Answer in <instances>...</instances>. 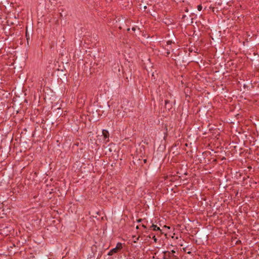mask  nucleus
Masks as SVG:
<instances>
[{"mask_svg": "<svg viewBox=\"0 0 259 259\" xmlns=\"http://www.w3.org/2000/svg\"><path fill=\"white\" fill-rule=\"evenodd\" d=\"M146 224H142V227H144V228H147V225H148V223L147 221H146Z\"/></svg>", "mask_w": 259, "mask_h": 259, "instance_id": "nucleus-9", "label": "nucleus"}, {"mask_svg": "<svg viewBox=\"0 0 259 259\" xmlns=\"http://www.w3.org/2000/svg\"><path fill=\"white\" fill-rule=\"evenodd\" d=\"M132 30L134 31H135L136 30V27H134L132 28Z\"/></svg>", "mask_w": 259, "mask_h": 259, "instance_id": "nucleus-12", "label": "nucleus"}, {"mask_svg": "<svg viewBox=\"0 0 259 259\" xmlns=\"http://www.w3.org/2000/svg\"><path fill=\"white\" fill-rule=\"evenodd\" d=\"M153 238H154V241L156 242V239L155 236H153Z\"/></svg>", "mask_w": 259, "mask_h": 259, "instance_id": "nucleus-14", "label": "nucleus"}, {"mask_svg": "<svg viewBox=\"0 0 259 259\" xmlns=\"http://www.w3.org/2000/svg\"><path fill=\"white\" fill-rule=\"evenodd\" d=\"M183 250H184V251L185 252H187L188 254H190V253H191V251H193L194 249H188V247H186L183 248Z\"/></svg>", "mask_w": 259, "mask_h": 259, "instance_id": "nucleus-5", "label": "nucleus"}, {"mask_svg": "<svg viewBox=\"0 0 259 259\" xmlns=\"http://www.w3.org/2000/svg\"><path fill=\"white\" fill-rule=\"evenodd\" d=\"M170 53V49H166V56H168V55H169Z\"/></svg>", "mask_w": 259, "mask_h": 259, "instance_id": "nucleus-8", "label": "nucleus"}, {"mask_svg": "<svg viewBox=\"0 0 259 259\" xmlns=\"http://www.w3.org/2000/svg\"><path fill=\"white\" fill-rule=\"evenodd\" d=\"M122 248V244H117L116 247L112 249L108 252V255H112L114 253H117L119 250H120Z\"/></svg>", "mask_w": 259, "mask_h": 259, "instance_id": "nucleus-2", "label": "nucleus"}, {"mask_svg": "<svg viewBox=\"0 0 259 259\" xmlns=\"http://www.w3.org/2000/svg\"><path fill=\"white\" fill-rule=\"evenodd\" d=\"M212 10L213 12H214V8H212Z\"/></svg>", "mask_w": 259, "mask_h": 259, "instance_id": "nucleus-15", "label": "nucleus"}, {"mask_svg": "<svg viewBox=\"0 0 259 259\" xmlns=\"http://www.w3.org/2000/svg\"><path fill=\"white\" fill-rule=\"evenodd\" d=\"M169 101L167 100H165V107H167L168 108H171V105H169Z\"/></svg>", "mask_w": 259, "mask_h": 259, "instance_id": "nucleus-6", "label": "nucleus"}, {"mask_svg": "<svg viewBox=\"0 0 259 259\" xmlns=\"http://www.w3.org/2000/svg\"><path fill=\"white\" fill-rule=\"evenodd\" d=\"M236 243H241V241H240V240H237V241H236Z\"/></svg>", "mask_w": 259, "mask_h": 259, "instance_id": "nucleus-13", "label": "nucleus"}, {"mask_svg": "<svg viewBox=\"0 0 259 259\" xmlns=\"http://www.w3.org/2000/svg\"><path fill=\"white\" fill-rule=\"evenodd\" d=\"M171 251H172V252H175V251L174 250H172Z\"/></svg>", "mask_w": 259, "mask_h": 259, "instance_id": "nucleus-18", "label": "nucleus"}, {"mask_svg": "<svg viewBox=\"0 0 259 259\" xmlns=\"http://www.w3.org/2000/svg\"><path fill=\"white\" fill-rule=\"evenodd\" d=\"M102 133H103V135L105 138H108L109 136L108 131H107L106 130H103L102 131Z\"/></svg>", "mask_w": 259, "mask_h": 259, "instance_id": "nucleus-4", "label": "nucleus"}, {"mask_svg": "<svg viewBox=\"0 0 259 259\" xmlns=\"http://www.w3.org/2000/svg\"><path fill=\"white\" fill-rule=\"evenodd\" d=\"M130 28H127V31H130Z\"/></svg>", "mask_w": 259, "mask_h": 259, "instance_id": "nucleus-16", "label": "nucleus"}, {"mask_svg": "<svg viewBox=\"0 0 259 259\" xmlns=\"http://www.w3.org/2000/svg\"><path fill=\"white\" fill-rule=\"evenodd\" d=\"M142 221H143V220H142V219H140L138 220L137 222H142Z\"/></svg>", "mask_w": 259, "mask_h": 259, "instance_id": "nucleus-11", "label": "nucleus"}, {"mask_svg": "<svg viewBox=\"0 0 259 259\" xmlns=\"http://www.w3.org/2000/svg\"><path fill=\"white\" fill-rule=\"evenodd\" d=\"M202 7L201 5H199L197 6V9L199 11H200L202 10Z\"/></svg>", "mask_w": 259, "mask_h": 259, "instance_id": "nucleus-10", "label": "nucleus"}, {"mask_svg": "<svg viewBox=\"0 0 259 259\" xmlns=\"http://www.w3.org/2000/svg\"><path fill=\"white\" fill-rule=\"evenodd\" d=\"M144 162H145V163H146V159H145V160H144Z\"/></svg>", "mask_w": 259, "mask_h": 259, "instance_id": "nucleus-17", "label": "nucleus"}, {"mask_svg": "<svg viewBox=\"0 0 259 259\" xmlns=\"http://www.w3.org/2000/svg\"><path fill=\"white\" fill-rule=\"evenodd\" d=\"M163 228L170 229V227H168L167 226H164ZM149 229L152 230L154 231H158L160 234L163 233L162 231L163 230V229H160L159 227H158L157 225H155L153 224H152L151 226H149Z\"/></svg>", "mask_w": 259, "mask_h": 259, "instance_id": "nucleus-1", "label": "nucleus"}, {"mask_svg": "<svg viewBox=\"0 0 259 259\" xmlns=\"http://www.w3.org/2000/svg\"><path fill=\"white\" fill-rule=\"evenodd\" d=\"M139 7H140L139 8L141 10H144V11H145L146 9H147L146 6H144L142 4H140Z\"/></svg>", "mask_w": 259, "mask_h": 259, "instance_id": "nucleus-7", "label": "nucleus"}, {"mask_svg": "<svg viewBox=\"0 0 259 259\" xmlns=\"http://www.w3.org/2000/svg\"><path fill=\"white\" fill-rule=\"evenodd\" d=\"M172 41L170 40H168L166 42V45L165 46V49L166 50V49H170V51L172 50V48L169 46L171 45Z\"/></svg>", "mask_w": 259, "mask_h": 259, "instance_id": "nucleus-3", "label": "nucleus"}]
</instances>
